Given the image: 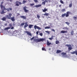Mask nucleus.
Returning <instances> with one entry per match:
<instances>
[{
    "mask_svg": "<svg viewBox=\"0 0 77 77\" xmlns=\"http://www.w3.org/2000/svg\"><path fill=\"white\" fill-rule=\"evenodd\" d=\"M59 7H60V8L61 7V5H59Z\"/></svg>",
    "mask_w": 77,
    "mask_h": 77,
    "instance_id": "nucleus-51",
    "label": "nucleus"
},
{
    "mask_svg": "<svg viewBox=\"0 0 77 77\" xmlns=\"http://www.w3.org/2000/svg\"><path fill=\"white\" fill-rule=\"evenodd\" d=\"M38 33H39V32L38 31L36 32V34L37 35H38Z\"/></svg>",
    "mask_w": 77,
    "mask_h": 77,
    "instance_id": "nucleus-44",
    "label": "nucleus"
},
{
    "mask_svg": "<svg viewBox=\"0 0 77 77\" xmlns=\"http://www.w3.org/2000/svg\"><path fill=\"white\" fill-rule=\"evenodd\" d=\"M61 12H65V11H66V10H65V9H62V10H61Z\"/></svg>",
    "mask_w": 77,
    "mask_h": 77,
    "instance_id": "nucleus-25",
    "label": "nucleus"
},
{
    "mask_svg": "<svg viewBox=\"0 0 77 77\" xmlns=\"http://www.w3.org/2000/svg\"><path fill=\"white\" fill-rule=\"evenodd\" d=\"M65 46H66V47H68V51H70V50H71L72 49V46H71V45L70 44L66 45Z\"/></svg>",
    "mask_w": 77,
    "mask_h": 77,
    "instance_id": "nucleus-5",
    "label": "nucleus"
},
{
    "mask_svg": "<svg viewBox=\"0 0 77 77\" xmlns=\"http://www.w3.org/2000/svg\"><path fill=\"white\" fill-rule=\"evenodd\" d=\"M3 3V2H2L1 3V4L0 5V7L2 10L1 12V14H5L6 12H5V11L7 10L8 12H9L10 11H12V8H5V6L4 5H3L2 4Z\"/></svg>",
    "mask_w": 77,
    "mask_h": 77,
    "instance_id": "nucleus-1",
    "label": "nucleus"
},
{
    "mask_svg": "<svg viewBox=\"0 0 77 77\" xmlns=\"http://www.w3.org/2000/svg\"><path fill=\"white\" fill-rule=\"evenodd\" d=\"M24 25V23H22L20 25V26H23Z\"/></svg>",
    "mask_w": 77,
    "mask_h": 77,
    "instance_id": "nucleus-30",
    "label": "nucleus"
},
{
    "mask_svg": "<svg viewBox=\"0 0 77 77\" xmlns=\"http://www.w3.org/2000/svg\"><path fill=\"white\" fill-rule=\"evenodd\" d=\"M50 28H51V27L50 26H46V27H45V29H50Z\"/></svg>",
    "mask_w": 77,
    "mask_h": 77,
    "instance_id": "nucleus-20",
    "label": "nucleus"
},
{
    "mask_svg": "<svg viewBox=\"0 0 77 77\" xmlns=\"http://www.w3.org/2000/svg\"><path fill=\"white\" fill-rule=\"evenodd\" d=\"M60 2L61 3H62V4H64L63 2V1H62V0H60Z\"/></svg>",
    "mask_w": 77,
    "mask_h": 77,
    "instance_id": "nucleus-37",
    "label": "nucleus"
},
{
    "mask_svg": "<svg viewBox=\"0 0 77 77\" xmlns=\"http://www.w3.org/2000/svg\"><path fill=\"white\" fill-rule=\"evenodd\" d=\"M15 33V32H14V33Z\"/></svg>",
    "mask_w": 77,
    "mask_h": 77,
    "instance_id": "nucleus-53",
    "label": "nucleus"
},
{
    "mask_svg": "<svg viewBox=\"0 0 77 77\" xmlns=\"http://www.w3.org/2000/svg\"><path fill=\"white\" fill-rule=\"evenodd\" d=\"M39 35L41 36H42L43 35V34L42 33H39Z\"/></svg>",
    "mask_w": 77,
    "mask_h": 77,
    "instance_id": "nucleus-41",
    "label": "nucleus"
},
{
    "mask_svg": "<svg viewBox=\"0 0 77 77\" xmlns=\"http://www.w3.org/2000/svg\"><path fill=\"white\" fill-rule=\"evenodd\" d=\"M34 28L35 30H36V29H38V30H41V28L40 27L37 26L36 25H35L34 26Z\"/></svg>",
    "mask_w": 77,
    "mask_h": 77,
    "instance_id": "nucleus-6",
    "label": "nucleus"
},
{
    "mask_svg": "<svg viewBox=\"0 0 77 77\" xmlns=\"http://www.w3.org/2000/svg\"><path fill=\"white\" fill-rule=\"evenodd\" d=\"M71 13L69 11H67L66 12V13H64L62 15L61 17L63 18L64 17H69V14H70Z\"/></svg>",
    "mask_w": 77,
    "mask_h": 77,
    "instance_id": "nucleus-4",
    "label": "nucleus"
},
{
    "mask_svg": "<svg viewBox=\"0 0 77 77\" xmlns=\"http://www.w3.org/2000/svg\"><path fill=\"white\" fill-rule=\"evenodd\" d=\"M20 15V13H17V15H18V16H19V15Z\"/></svg>",
    "mask_w": 77,
    "mask_h": 77,
    "instance_id": "nucleus-48",
    "label": "nucleus"
},
{
    "mask_svg": "<svg viewBox=\"0 0 77 77\" xmlns=\"http://www.w3.org/2000/svg\"><path fill=\"white\" fill-rule=\"evenodd\" d=\"M34 41L36 42L37 43L39 42H41V41H44V39L42 38L39 39H37V38H35L33 40Z\"/></svg>",
    "mask_w": 77,
    "mask_h": 77,
    "instance_id": "nucleus-3",
    "label": "nucleus"
},
{
    "mask_svg": "<svg viewBox=\"0 0 77 77\" xmlns=\"http://www.w3.org/2000/svg\"><path fill=\"white\" fill-rule=\"evenodd\" d=\"M37 17L38 19H39L40 18V16H39V15L37 14Z\"/></svg>",
    "mask_w": 77,
    "mask_h": 77,
    "instance_id": "nucleus-27",
    "label": "nucleus"
},
{
    "mask_svg": "<svg viewBox=\"0 0 77 77\" xmlns=\"http://www.w3.org/2000/svg\"><path fill=\"white\" fill-rule=\"evenodd\" d=\"M34 38H35V37H32L30 39L31 41H32V40H33V39H34Z\"/></svg>",
    "mask_w": 77,
    "mask_h": 77,
    "instance_id": "nucleus-39",
    "label": "nucleus"
},
{
    "mask_svg": "<svg viewBox=\"0 0 77 77\" xmlns=\"http://www.w3.org/2000/svg\"><path fill=\"white\" fill-rule=\"evenodd\" d=\"M45 32L46 33H48V34H50V32H49V31H45Z\"/></svg>",
    "mask_w": 77,
    "mask_h": 77,
    "instance_id": "nucleus-36",
    "label": "nucleus"
},
{
    "mask_svg": "<svg viewBox=\"0 0 77 77\" xmlns=\"http://www.w3.org/2000/svg\"><path fill=\"white\" fill-rule=\"evenodd\" d=\"M26 3V1H23L22 2V4H25Z\"/></svg>",
    "mask_w": 77,
    "mask_h": 77,
    "instance_id": "nucleus-31",
    "label": "nucleus"
},
{
    "mask_svg": "<svg viewBox=\"0 0 77 77\" xmlns=\"http://www.w3.org/2000/svg\"><path fill=\"white\" fill-rule=\"evenodd\" d=\"M42 4L43 5H45V2L44 1L42 3Z\"/></svg>",
    "mask_w": 77,
    "mask_h": 77,
    "instance_id": "nucleus-33",
    "label": "nucleus"
},
{
    "mask_svg": "<svg viewBox=\"0 0 77 77\" xmlns=\"http://www.w3.org/2000/svg\"><path fill=\"white\" fill-rule=\"evenodd\" d=\"M2 20L3 21H5L6 20V18L5 17H3L2 18Z\"/></svg>",
    "mask_w": 77,
    "mask_h": 77,
    "instance_id": "nucleus-21",
    "label": "nucleus"
},
{
    "mask_svg": "<svg viewBox=\"0 0 77 77\" xmlns=\"http://www.w3.org/2000/svg\"><path fill=\"white\" fill-rule=\"evenodd\" d=\"M20 17L21 18H23V19H24V20L26 19V17L24 16H20Z\"/></svg>",
    "mask_w": 77,
    "mask_h": 77,
    "instance_id": "nucleus-12",
    "label": "nucleus"
},
{
    "mask_svg": "<svg viewBox=\"0 0 77 77\" xmlns=\"http://www.w3.org/2000/svg\"><path fill=\"white\" fill-rule=\"evenodd\" d=\"M44 15H45L46 16H48V15H49V14L48 13H45V14H44Z\"/></svg>",
    "mask_w": 77,
    "mask_h": 77,
    "instance_id": "nucleus-28",
    "label": "nucleus"
},
{
    "mask_svg": "<svg viewBox=\"0 0 77 77\" xmlns=\"http://www.w3.org/2000/svg\"><path fill=\"white\" fill-rule=\"evenodd\" d=\"M66 24H67V25H69V24H70V23L68 22H65Z\"/></svg>",
    "mask_w": 77,
    "mask_h": 77,
    "instance_id": "nucleus-29",
    "label": "nucleus"
},
{
    "mask_svg": "<svg viewBox=\"0 0 77 77\" xmlns=\"http://www.w3.org/2000/svg\"><path fill=\"white\" fill-rule=\"evenodd\" d=\"M12 15L11 13H9L8 15H6V18L7 19H9L11 20L12 21H15V17H12L11 16Z\"/></svg>",
    "mask_w": 77,
    "mask_h": 77,
    "instance_id": "nucleus-2",
    "label": "nucleus"
},
{
    "mask_svg": "<svg viewBox=\"0 0 77 77\" xmlns=\"http://www.w3.org/2000/svg\"><path fill=\"white\" fill-rule=\"evenodd\" d=\"M27 7H24L23 8V10H24V12H26V13H27V12H28V10L26 9H27Z\"/></svg>",
    "mask_w": 77,
    "mask_h": 77,
    "instance_id": "nucleus-7",
    "label": "nucleus"
},
{
    "mask_svg": "<svg viewBox=\"0 0 77 77\" xmlns=\"http://www.w3.org/2000/svg\"><path fill=\"white\" fill-rule=\"evenodd\" d=\"M53 36L52 35L51 37V38H49V39L50 40H52L53 39Z\"/></svg>",
    "mask_w": 77,
    "mask_h": 77,
    "instance_id": "nucleus-24",
    "label": "nucleus"
},
{
    "mask_svg": "<svg viewBox=\"0 0 77 77\" xmlns=\"http://www.w3.org/2000/svg\"><path fill=\"white\" fill-rule=\"evenodd\" d=\"M10 2H12V0H10Z\"/></svg>",
    "mask_w": 77,
    "mask_h": 77,
    "instance_id": "nucleus-50",
    "label": "nucleus"
},
{
    "mask_svg": "<svg viewBox=\"0 0 77 77\" xmlns=\"http://www.w3.org/2000/svg\"><path fill=\"white\" fill-rule=\"evenodd\" d=\"M42 50H43V51H45V48L44 47H43L42 48Z\"/></svg>",
    "mask_w": 77,
    "mask_h": 77,
    "instance_id": "nucleus-34",
    "label": "nucleus"
},
{
    "mask_svg": "<svg viewBox=\"0 0 77 77\" xmlns=\"http://www.w3.org/2000/svg\"><path fill=\"white\" fill-rule=\"evenodd\" d=\"M16 5L17 6H19V4L18 3H16Z\"/></svg>",
    "mask_w": 77,
    "mask_h": 77,
    "instance_id": "nucleus-40",
    "label": "nucleus"
},
{
    "mask_svg": "<svg viewBox=\"0 0 77 77\" xmlns=\"http://www.w3.org/2000/svg\"><path fill=\"white\" fill-rule=\"evenodd\" d=\"M61 53V51L60 50H57V51L56 53Z\"/></svg>",
    "mask_w": 77,
    "mask_h": 77,
    "instance_id": "nucleus-19",
    "label": "nucleus"
},
{
    "mask_svg": "<svg viewBox=\"0 0 77 77\" xmlns=\"http://www.w3.org/2000/svg\"><path fill=\"white\" fill-rule=\"evenodd\" d=\"M51 44V42H49L48 40H47V45L48 46L50 45Z\"/></svg>",
    "mask_w": 77,
    "mask_h": 77,
    "instance_id": "nucleus-13",
    "label": "nucleus"
},
{
    "mask_svg": "<svg viewBox=\"0 0 77 77\" xmlns=\"http://www.w3.org/2000/svg\"><path fill=\"white\" fill-rule=\"evenodd\" d=\"M33 26V25L30 24L29 26V28L30 29H31Z\"/></svg>",
    "mask_w": 77,
    "mask_h": 77,
    "instance_id": "nucleus-18",
    "label": "nucleus"
},
{
    "mask_svg": "<svg viewBox=\"0 0 77 77\" xmlns=\"http://www.w3.org/2000/svg\"><path fill=\"white\" fill-rule=\"evenodd\" d=\"M73 19L74 20H76V19H77V18L76 17H73Z\"/></svg>",
    "mask_w": 77,
    "mask_h": 77,
    "instance_id": "nucleus-35",
    "label": "nucleus"
},
{
    "mask_svg": "<svg viewBox=\"0 0 77 77\" xmlns=\"http://www.w3.org/2000/svg\"><path fill=\"white\" fill-rule=\"evenodd\" d=\"M68 31H65V30H62L60 32V33H67Z\"/></svg>",
    "mask_w": 77,
    "mask_h": 77,
    "instance_id": "nucleus-9",
    "label": "nucleus"
},
{
    "mask_svg": "<svg viewBox=\"0 0 77 77\" xmlns=\"http://www.w3.org/2000/svg\"><path fill=\"white\" fill-rule=\"evenodd\" d=\"M69 8H71V7H72V3L70 4L69 5Z\"/></svg>",
    "mask_w": 77,
    "mask_h": 77,
    "instance_id": "nucleus-32",
    "label": "nucleus"
},
{
    "mask_svg": "<svg viewBox=\"0 0 77 77\" xmlns=\"http://www.w3.org/2000/svg\"><path fill=\"white\" fill-rule=\"evenodd\" d=\"M9 26L10 27H12V25L11 24H9Z\"/></svg>",
    "mask_w": 77,
    "mask_h": 77,
    "instance_id": "nucleus-45",
    "label": "nucleus"
},
{
    "mask_svg": "<svg viewBox=\"0 0 77 77\" xmlns=\"http://www.w3.org/2000/svg\"><path fill=\"white\" fill-rule=\"evenodd\" d=\"M76 38H77V35L76 36Z\"/></svg>",
    "mask_w": 77,
    "mask_h": 77,
    "instance_id": "nucleus-54",
    "label": "nucleus"
},
{
    "mask_svg": "<svg viewBox=\"0 0 77 77\" xmlns=\"http://www.w3.org/2000/svg\"><path fill=\"white\" fill-rule=\"evenodd\" d=\"M34 5H35V4L34 3L31 4H30V6H34Z\"/></svg>",
    "mask_w": 77,
    "mask_h": 77,
    "instance_id": "nucleus-38",
    "label": "nucleus"
},
{
    "mask_svg": "<svg viewBox=\"0 0 77 77\" xmlns=\"http://www.w3.org/2000/svg\"><path fill=\"white\" fill-rule=\"evenodd\" d=\"M44 2H45V3L46 2H48V1H47V0H45V1H44Z\"/></svg>",
    "mask_w": 77,
    "mask_h": 77,
    "instance_id": "nucleus-46",
    "label": "nucleus"
},
{
    "mask_svg": "<svg viewBox=\"0 0 77 77\" xmlns=\"http://www.w3.org/2000/svg\"><path fill=\"white\" fill-rule=\"evenodd\" d=\"M28 23L27 22H26L25 23V25L24 26V28H26L27 27H28Z\"/></svg>",
    "mask_w": 77,
    "mask_h": 77,
    "instance_id": "nucleus-8",
    "label": "nucleus"
},
{
    "mask_svg": "<svg viewBox=\"0 0 77 77\" xmlns=\"http://www.w3.org/2000/svg\"><path fill=\"white\" fill-rule=\"evenodd\" d=\"M52 30L53 31V32H55V30H54V29H52Z\"/></svg>",
    "mask_w": 77,
    "mask_h": 77,
    "instance_id": "nucleus-43",
    "label": "nucleus"
},
{
    "mask_svg": "<svg viewBox=\"0 0 77 77\" xmlns=\"http://www.w3.org/2000/svg\"><path fill=\"white\" fill-rule=\"evenodd\" d=\"M35 2H38V0H34Z\"/></svg>",
    "mask_w": 77,
    "mask_h": 77,
    "instance_id": "nucleus-42",
    "label": "nucleus"
},
{
    "mask_svg": "<svg viewBox=\"0 0 77 77\" xmlns=\"http://www.w3.org/2000/svg\"><path fill=\"white\" fill-rule=\"evenodd\" d=\"M14 29V27H11V29Z\"/></svg>",
    "mask_w": 77,
    "mask_h": 77,
    "instance_id": "nucleus-47",
    "label": "nucleus"
},
{
    "mask_svg": "<svg viewBox=\"0 0 77 77\" xmlns=\"http://www.w3.org/2000/svg\"><path fill=\"white\" fill-rule=\"evenodd\" d=\"M26 33L27 34V35H29V36H32V34H31V33L30 32H29L27 31H26Z\"/></svg>",
    "mask_w": 77,
    "mask_h": 77,
    "instance_id": "nucleus-11",
    "label": "nucleus"
},
{
    "mask_svg": "<svg viewBox=\"0 0 77 77\" xmlns=\"http://www.w3.org/2000/svg\"><path fill=\"white\" fill-rule=\"evenodd\" d=\"M7 0V1H8V0Z\"/></svg>",
    "mask_w": 77,
    "mask_h": 77,
    "instance_id": "nucleus-55",
    "label": "nucleus"
},
{
    "mask_svg": "<svg viewBox=\"0 0 77 77\" xmlns=\"http://www.w3.org/2000/svg\"><path fill=\"white\" fill-rule=\"evenodd\" d=\"M45 0H42V2H44V1Z\"/></svg>",
    "mask_w": 77,
    "mask_h": 77,
    "instance_id": "nucleus-52",
    "label": "nucleus"
},
{
    "mask_svg": "<svg viewBox=\"0 0 77 77\" xmlns=\"http://www.w3.org/2000/svg\"><path fill=\"white\" fill-rule=\"evenodd\" d=\"M48 10V9H46L45 8L44 9H42V11L43 12H45L46 11H47Z\"/></svg>",
    "mask_w": 77,
    "mask_h": 77,
    "instance_id": "nucleus-14",
    "label": "nucleus"
},
{
    "mask_svg": "<svg viewBox=\"0 0 77 77\" xmlns=\"http://www.w3.org/2000/svg\"><path fill=\"white\" fill-rule=\"evenodd\" d=\"M11 29V27H8L5 28L4 29V30H8V29Z\"/></svg>",
    "mask_w": 77,
    "mask_h": 77,
    "instance_id": "nucleus-16",
    "label": "nucleus"
},
{
    "mask_svg": "<svg viewBox=\"0 0 77 77\" xmlns=\"http://www.w3.org/2000/svg\"><path fill=\"white\" fill-rule=\"evenodd\" d=\"M63 30H68L69 29L68 28V27H64L63 28Z\"/></svg>",
    "mask_w": 77,
    "mask_h": 77,
    "instance_id": "nucleus-15",
    "label": "nucleus"
},
{
    "mask_svg": "<svg viewBox=\"0 0 77 77\" xmlns=\"http://www.w3.org/2000/svg\"><path fill=\"white\" fill-rule=\"evenodd\" d=\"M16 3H19V5H22V3L21 2H19L18 1H16Z\"/></svg>",
    "mask_w": 77,
    "mask_h": 77,
    "instance_id": "nucleus-17",
    "label": "nucleus"
},
{
    "mask_svg": "<svg viewBox=\"0 0 77 77\" xmlns=\"http://www.w3.org/2000/svg\"><path fill=\"white\" fill-rule=\"evenodd\" d=\"M7 25V23H5V26H6V25Z\"/></svg>",
    "mask_w": 77,
    "mask_h": 77,
    "instance_id": "nucleus-49",
    "label": "nucleus"
},
{
    "mask_svg": "<svg viewBox=\"0 0 77 77\" xmlns=\"http://www.w3.org/2000/svg\"><path fill=\"white\" fill-rule=\"evenodd\" d=\"M56 44H59V41H56L55 42Z\"/></svg>",
    "mask_w": 77,
    "mask_h": 77,
    "instance_id": "nucleus-26",
    "label": "nucleus"
},
{
    "mask_svg": "<svg viewBox=\"0 0 77 77\" xmlns=\"http://www.w3.org/2000/svg\"><path fill=\"white\" fill-rule=\"evenodd\" d=\"M41 6H42V5L41 4L37 5L33 7V8H35H35H39V7H41Z\"/></svg>",
    "mask_w": 77,
    "mask_h": 77,
    "instance_id": "nucleus-10",
    "label": "nucleus"
},
{
    "mask_svg": "<svg viewBox=\"0 0 77 77\" xmlns=\"http://www.w3.org/2000/svg\"><path fill=\"white\" fill-rule=\"evenodd\" d=\"M61 54L62 55H66V53H64V52H62V53H61Z\"/></svg>",
    "mask_w": 77,
    "mask_h": 77,
    "instance_id": "nucleus-22",
    "label": "nucleus"
},
{
    "mask_svg": "<svg viewBox=\"0 0 77 77\" xmlns=\"http://www.w3.org/2000/svg\"><path fill=\"white\" fill-rule=\"evenodd\" d=\"M71 34L72 35H74V31H71Z\"/></svg>",
    "mask_w": 77,
    "mask_h": 77,
    "instance_id": "nucleus-23",
    "label": "nucleus"
}]
</instances>
